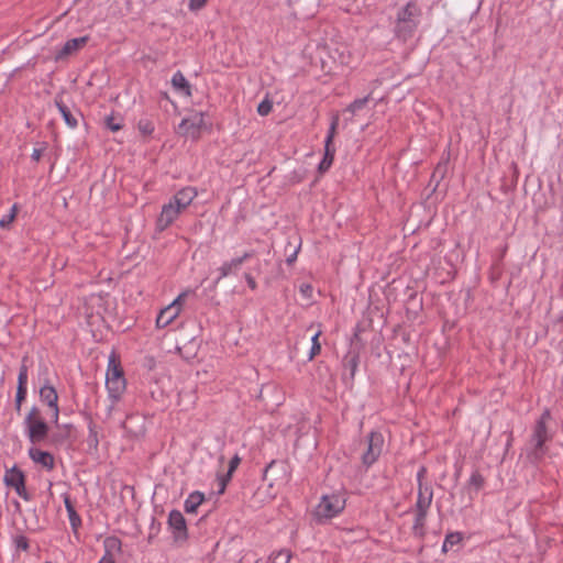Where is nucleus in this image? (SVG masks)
Wrapping results in <instances>:
<instances>
[{
	"label": "nucleus",
	"mask_w": 563,
	"mask_h": 563,
	"mask_svg": "<svg viewBox=\"0 0 563 563\" xmlns=\"http://www.w3.org/2000/svg\"><path fill=\"white\" fill-rule=\"evenodd\" d=\"M422 14L421 8L416 1H409L397 12L395 34L398 38L407 41L412 37Z\"/></svg>",
	"instance_id": "nucleus-1"
},
{
	"label": "nucleus",
	"mask_w": 563,
	"mask_h": 563,
	"mask_svg": "<svg viewBox=\"0 0 563 563\" xmlns=\"http://www.w3.org/2000/svg\"><path fill=\"white\" fill-rule=\"evenodd\" d=\"M552 416L549 409H545L540 418L537 420L530 438V452L529 455L533 460H540L547 452L545 443L552 439V433L549 429V423Z\"/></svg>",
	"instance_id": "nucleus-2"
},
{
	"label": "nucleus",
	"mask_w": 563,
	"mask_h": 563,
	"mask_svg": "<svg viewBox=\"0 0 563 563\" xmlns=\"http://www.w3.org/2000/svg\"><path fill=\"white\" fill-rule=\"evenodd\" d=\"M24 423L27 430V437L32 443L44 441L48 434V426L41 417L40 409L32 407L25 417Z\"/></svg>",
	"instance_id": "nucleus-3"
},
{
	"label": "nucleus",
	"mask_w": 563,
	"mask_h": 563,
	"mask_svg": "<svg viewBox=\"0 0 563 563\" xmlns=\"http://www.w3.org/2000/svg\"><path fill=\"white\" fill-rule=\"evenodd\" d=\"M345 507V499L340 494L324 495L317 505L314 515L318 519H331Z\"/></svg>",
	"instance_id": "nucleus-4"
},
{
	"label": "nucleus",
	"mask_w": 563,
	"mask_h": 563,
	"mask_svg": "<svg viewBox=\"0 0 563 563\" xmlns=\"http://www.w3.org/2000/svg\"><path fill=\"white\" fill-rule=\"evenodd\" d=\"M189 291H184L167 307L162 309L156 318L157 328H166L170 324L179 314L181 306Z\"/></svg>",
	"instance_id": "nucleus-5"
},
{
	"label": "nucleus",
	"mask_w": 563,
	"mask_h": 563,
	"mask_svg": "<svg viewBox=\"0 0 563 563\" xmlns=\"http://www.w3.org/2000/svg\"><path fill=\"white\" fill-rule=\"evenodd\" d=\"M3 481L5 485L12 487L21 498H23L26 501L31 499V496L25 488L24 474L16 466L7 470Z\"/></svg>",
	"instance_id": "nucleus-6"
},
{
	"label": "nucleus",
	"mask_w": 563,
	"mask_h": 563,
	"mask_svg": "<svg viewBox=\"0 0 563 563\" xmlns=\"http://www.w3.org/2000/svg\"><path fill=\"white\" fill-rule=\"evenodd\" d=\"M338 124H339V115L335 114L332 118V122H331V125H330V129H329V132H328V135L325 139L324 156L318 167L320 173L327 172L330 168V166L332 165V162L334 158V153H335V148L332 145V141L335 135Z\"/></svg>",
	"instance_id": "nucleus-7"
},
{
	"label": "nucleus",
	"mask_w": 563,
	"mask_h": 563,
	"mask_svg": "<svg viewBox=\"0 0 563 563\" xmlns=\"http://www.w3.org/2000/svg\"><path fill=\"white\" fill-rule=\"evenodd\" d=\"M384 439L379 432H371L367 440V449L362 455L363 464L371 466L382 453Z\"/></svg>",
	"instance_id": "nucleus-8"
},
{
	"label": "nucleus",
	"mask_w": 563,
	"mask_h": 563,
	"mask_svg": "<svg viewBox=\"0 0 563 563\" xmlns=\"http://www.w3.org/2000/svg\"><path fill=\"white\" fill-rule=\"evenodd\" d=\"M168 526L173 531V538L176 543H184L187 538V526L183 514L178 510H172L168 515Z\"/></svg>",
	"instance_id": "nucleus-9"
},
{
	"label": "nucleus",
	"mask_w": 563,
	"mask_h": 563,
	"mask_svg": "<svg viewBox=\"0 0 563 563\" xmlns=\"http://www.w3.org/2000/svg\"><path fill=\"white\" fill-rule=\"evenodd\" d=\"M203 124V114L195 113L181 120L177 128V133L184 136L196 139L199 136L200 129Z\"/></svg>",
	"instance_id": "nucleus-10"
},
{
	"label": "nucleus",
	"mask_w": 563,
	"mask_h": 563,
	"mask_svg": "<svg viewBox=\"0 0 563 563\" xmlns=\"http://www.w3.org/2000/svg\"><path fill=\"white\" fill-rule=\"evenodd\" d=\"M253 255H254V253L252 251L251 252H245L240 257H235V258H232L230 261L224 262L218 268L219 276L214 280V285H218L221 279H223V278H225V277H228L230 275L236 274L240 271V268L243 265V263L245 261H247L249 258H251Z\"/></svg>",
	"instance_id": "nucleus-11"
},
{
	"label": "nucleus",
	"mask_w": 563,
	"mask_h": 563,
	"mask_svg": "<svg viewBox=\"0 0 563 563\" xmlns=\"http://www.w3.org/2000/svg\"><path fill=\"white\" fill-rule=\"evenodd\" d=\"M27 361L29 358L26 356L22 358V363L18 375V387L15 395V410L18 412H20L22 402L25 400L27 394Z\"/></svg>",
	"instance_id": "nucleus-12"
},
{
	"label": "nucleus",
	"mask_w": 563,
	"mask_h": 563,
	"mask_svg": "<svg viewBox=\"0 0 563 563\" xmlns=\"http://www.w3.org/2000/svg\"><path fill=\"white\" fill-rule=\"evenodd\" d=\"M40 398L42 401L46 402L49 408L53 409V419L55 422L58 420V395L56 389L49 384L46 379L42 387L40 388Z\"/></svg>",
	"instance_id": "nucleus-13"
},
{
	"label": "nucleus",
	"mask_w": 563,
	"mask_h": 563,
	"mask_svg": "<svg viewBox=\"0 0 563 563\" xmlns=\"http://www.w3.org/2000/svg\"><path fill=\"white\" fill-rule=\"evenodd\" d=\"M183 210L170 199V201L163 206L162 212L157 219V228L163 231L168 228Z\"/></svg>",
	"instance_id": "nucleus-14"
},
{
	"label": "nucleus",
	"mask_w": 563,
	"mask_h": 563,
	"mask_svg": "<svg viewBox=\"0 0 563 563\" xmlns=\"http://www.w3.org/2000/svg\"><path fill=\"white\" fill-rule=\"evenodd\" d=\"M88 42V36H81V37H76V38H71V40H68L64 46L62 47V49H59L56 55H55V60H60V59H64L66 58L67 56L76 53L77 51H79L81 47H84L86 45V43Z\"/></svg>",
	"instance_id": "nucleus-15"
},
{
	"label": "nucleus",
	"mask_w": 563,
	"mask_h": 563,
	"mask_svg": "<svg viewBox=\"0 0 563 563\" xmlns=\"http://www.w3.org/2000/svg\"><path fill=\"white\" fill-rule=\"evenodd\" d=\"M29 456L34 463L42 465L47 471H52L55 466L54 456L49 452L31 448L29 450Z\"/></svg>",
	"instance_id": "nucleus-16"
},
{
	"label": "nucleus",
	"mask_w": 563,
	"mask_h": 563,
	"mask_svg": "<svg viewBox=\"0 0 563 563\" xmlns=\"http://www.w3.org/2000/svg\"><path fill=\"white\" fill-rule=\"evenodd\" d=\"M106 386L112 405L109 408V412L112 410L113 405L120 399L121 395L125 390V379L106 378Z\"/></svg>",
	"instance_id": "nucleus-17"
},
{
	"label": "nucleus",
	"mask_w": 563,
	"mask_h": 563,
	"mask_svg": "<svg viewBox=\"0 0 563 563\" xmlns=\"http://www.w3.org/2000/svg\"><path fill=\"white\" fill-rule=\"evenodd\" d=\"M433 499V490L430 486H423L420 483V487L418 490V498L416 503V511H424L428 512V509L431 506Z\"/></svg>",
	"instance_id": "nucleus-18"
},
{
	"label": "nucleus",
	"mask_w": 563,
	"mask_h": 563,
	"mask_svg": "<svg viewBox=\"0 0 563 563\" xmlns=\"http://www.w3.org/2000/svg\"><path fill=\"white\" fill-rule=\"evenodd\" d=\"M197 191L192 187H185L178 190L172 200L181 209L185 210L191 201L196 198Z\"/></svg>",
	"instance_id": "nucleus-19"
},
{
	"label": "nucleus",
	"mask_w": 563,
	"mask_h": 563,
	"mask_svg": "<svg viewBox=\"0 0 563 563\" xmlns=\"http://www.w3.org/2000/svg\"><path fill=\"white\" fill-rule=\"evenodd\" d=\"M55 104L60 112L65 123L71 128L75 129L78 124V121L76 117L71 113V111L68 109V107L58 98L55 99Z\"/></svg>",
	"instance_id": "nucleus-20"
},
{
	"label": "nucleus",
	"mask_w": 563,
	"mask_h": 563,
	"mask_svg": "<svg viewBox=\"0 0 563 563\" xmlns=\"http://www.w3.org/2000/svg\"><path fill=\"white\" fill-rule=\"evenodd\" d=\"M205 495L200 492L191 493L185 500V511L187 514H195L198 507L203 503Z\"/></svg>",
	"instance_id": "nucleus-21"
},
{
	"label": "nucleus",
	"mask_w": 563,
	"mask_h": 563,
	"mask_svg": "<svg viewBox=\"0 0 563 563\" xmlns=\"http://www.w3.org/2000/svg\"><path fill=\"white\" fill-rule=\"evenodd\" d=\"M172 85L176 90L181 91L184 95H191L190 85L181 71H177L174 74L172 78Z\"/></svg>",
	"instance_id": "nucleus-22"
},
{
	"label": "nucleus",
	"mask_w": 563,
	"mask_h": 563,
	"mask_svg": "<svg viewBox=\"0 0 563 563\" xmlns=\"http://www.w3.org/2000/svg\"><path fill=\"white\" fill-rule=\"evenodd\" d=\"M64 504L68 514L70 526L74 530H76L81 525V519L75 510V507L73 506L68 495L64 496Z\"/></svg>",
	"instance_id": "nucleus-23"
},
{
	"label": "nucleus",
	"mask_w": 563,
	"mask_h": 563,
	"mask_svg": "<svg viewBox=\"0 0 563 563\" xmlns=\"http://www.w3.org/2000/svg\"><path fill=\"white\" fill-rule=\"evenodd\" d=\"M86 443H87L89 452L96 453L98 451L99 438H98L97 426L93 422H89V424H88V435L86 439Z\"/></svg>",
	"instance_id": "nucleus-24"
},
{
	"label": "nucleus",
	"mask_w": 563,
	"mask_h": 563,
	"mask_svg": "<svg viewBox=\"0 0 563 563\" xmlns=\"http://www.w3.org/2000/svg\"><path fill=\"white\" fill-rule=\"evenodd\" d=\"M291 559V551L288 549H282L279 551L273 552L268 560L271 563H289Z\"/></svg>",
	"instance_id": "nucleus-25"
},
{
	"label": "nucleus",
	"mask_w": 563,
	"mask_h": 563,
	"mask_svg": "<svg viewBox=\"0 0 563 563\" xmlns=\"http://www.w3.org/2000/svg\"><path fill=\"white\" fill-rule=\"evenodd\" d=\"M344 367L350 371V377L353 378L358 364V356L355 353H349L343 360Z\"/></svg>",
	"instance_id": "nucleus-26"
},
{
	"label": "nucleus",
	"mask_w": 563,
	"mask_h": 563,
	"mask_svg": "<svg viewBox=\"0 0 563 563\" xmlns=\"http://www.w3.org/2000/svg\"><path fill=\"white\" fill-rule=\"evenodd\" d=\"M462 534L460 532H450L446 534L442 545V552L446 553L453 545L462 541Z\"/></svg>",
	"instance_id": "nucleus-27"
},
{
	"label": "nucleus",
	"mask_w": 563,
	"mask_h": 563,
	"mask_svg": "<svg viewBox=\"0 0 563 563\" xmlns=\"http://www.w3.org/2000/svg\"><path fill=\"white\" fill-rule=\"evenodd\" d=\"M427 514L428 512H424V511H416V518H415V522H413V527H412L416 534H420V536L423 534V528H424Z\"/></svg>",
	"instance_id": "nucleus-28"
},
{
	"label": "nucleus",
	"mask_w": 563,
	"mask_h": 563,
	"mask_svg": "<svg viewBox=\"0 0 563 563\" xmlns=\"http://www.w3.org/2000/svg\"><path fill=\"white\" fill-rule=\"evenodd\" d=\"M368 100H369V96L354 100L345 109V112H350L351 114H356L360 110H362L367 104Z\"/></svg>",
	"instance_id": "nucleus-29"
},
{
	"label": "nucleus",
	"mask_w": 563,
	"mask_h": 563,
	"mask_svg": "<svg viewBox=\"0 0 563 563\" xmlns=\"http://www.w3.org/2000/svg\"><path fill=\"white\" fill-rule=\"evenodd\" d=\"M107 378L125 379L120 365L115 364L113 360L109 362Z\"/></svg>",
	"instance_id": "nucleus-30"
},
{
	"label": "nucleus",
	"mask_w": 563,
	"mask_h": 563,
	"mask_svg": "<svg viewBox=\"0 0 563 563\" xmlns=\"http://www.w3.org/2000/svg\"><path fill=\"white\" fill-rule=\"evenodd\" d=\"M106 554L112 555L113 551L121 550V541L118 538L111 537L104 540Z\"/></svg>",
	"instance_id": "nucleus-31"
},
{
	"label": "nucleus",
	"mask_w": 563,
	"mask_h": 563,
	"mask_svg": "<svg viewBox=\"0 0 563 563\" xmlns=\"http://www.w3.org/2000/svg\"><path fill=\"white\" fill-rule=\"evenodd\" d=\"M16 212H18V207H16V205H13L10 212L0 219V228H2V229L9 228V225L13 222L14 218L16 217Z\"/></svg>",
	"instance_id": "nucleus-32"
},
{
	"label": "nucleus",
	"mask_w": 563,
	"mask_h": 563,
	"mask_svg": "<svg viewBox=\"0 0 563 563\" xmlns=\"http://www.w3.org/2000/svg\"><path fill=\"white\" fill-rule=\"evenodd\" d=\"M137 129L143 135H151L154 131V124L148 119H141L137 123Z\"/></svg>",
	"instance_id": "nucleus-33"
},
{
	"label": "nucleus",
	"mask_w": 563,
	"mask_h": 563,
	"mask_svg": "<svg viewBox=\"0 0 563 563\" xmlns=\"http://www.w3.org/2000/svg\"><path fill=\"white\" fill-rule=\"evenodd\" d=\"M321 334V331H318L313 334L311 338V349L309 353V360H312L316 355H318L321 351V345L319 343V335Z\"/></svg>",
	"instance_id": "nucleus-34"
},
{
	"label": "nucleus",
	"mask_w": 563,
	"mask_h": 563,
	"mask_svg": "<svg viewBox=\"0 0 563 563\" xmlns=\"http://www.w3.org/2000/svg\"><path fill=\"white\" fill-rule=\"evenodd\" d=\"M106 125L112 132H117L122 129V119L115 118L113 115H108L106 118Z\"/></svg>",
	"instance_id": "nucleus-35"
},
{
	"label": "nucleus",
	"mask_w": 563,
	"mask_h": 563,
	"mask_svg": "<svg viewBox=\"0 0 563 563\" xmlns=\"http://www.w3.org/2000/svg\"><path fill=\"white\" fill-rule=\"evenodd\" d=\"M273 109V102L265 98L257 107V112L260 115H267Z\"/></svg>",
	"instance_id": "nucleus-36"
},
{
	"label": "nucleus",
	"mask_w": 563,
	"mask_h": 563,
	"mask_svg": "<svg viewBox=\"0 0 563 563\" xmlns=\"http://www.w3.org/2000/svg\"><path fill=\"white\" fill-rule=\"evenodd\" d=\"M470 485L473 486L476 490L481 489L484 485V477L478 472H474L471 475Z\"/></svg>",
	"instance_id": "nucleus-37"
},
{
	"label": "nucleus",
	"mask_w": 563,
	"mask_h": 563,
	"mask_svg": "<svg viewBox=\"0 0 563 563\" xmlns=\"http://www.w3.org/2000/svg\"><path fill=\"white\" fill-rule=\"evenodd\" d=\"M13 542H14L16 549H21L23 551H27L29 548H30L29 540L23 534L15 536L14 539H13Z\"/></svg>",
	"instance_id": "nucleus-38"
},
{
	"label": "nucleus",
	"mask_w": 563,
	"mask_h": 563,
	"mask_svg": "<svg viewBox=\"0 0 563 563\" xmlns=\"http://www.w3.org/2000/svg\"><path fill=\"white\" fill-rule=\"evenodd\" d=\"M299 291L301 292V295L303 297H306L307 299H310L312 297L313 287L310 284L302 283L299 286Z\"/></svg>",
	"instance_id": "nucleus-39"
},
{
	"label": "nucleus",
	"mask_w": 563,
	"mask_h": 563,
	"mask_svg": "<svg viewBox=\"0 0 563 563\" xmlns=\"http://www.w3.org/2000/svg\"><path fill=\"white\" fill-rule=\"evenodd\" d=\"M240 462H241V459L239 457V455H234L231 459V461L229 463L228 474H227L228 478L231 477L232 473L236 470V467L239 466Z\"/></svg>",
	"instance_id": "nucleus-40"
},
{
	"label": "nucleus",
	"mask_w": 563,
	"mask_h": 563,
	"mask_svg": "<svg viewBox=\"0 0 563 563\" xmlns=\"http://www.w3.org/2000/svg\"><path fill=\"white\" fill-rule=\"evenodd\" d=\"M189 1H190L189 8L191 10H199L205 5L207 0H189Z\"/></svg>",
	"instance_id": "nucleus-41"
},
{
	"label": "nucleus",
	"mask_w": 563,
	"mask_h": 563,
	"mask_svg": "<svg viewBox=\"0 0 563 563\" xmlns=\"http://www.w3.org/2000/svg\"><path fill=\"white\" fill-rule=\"evenodd\" d=\"M244 278H245V280H246V283H247L249 287H250L252 290H255V289H256V287H257V284H256V282H255L254 277H253L251 274L246 273V274H244Z\"/></svg>",
	"instance_id": "nucleus-42"
},
{
	"label": "nucleus",
	"mask_w": 563,
	"mask_h": 563,
	"mask_svg": "<svg viewBox=\"0 0 563 563\" xmlns=\"http://www.w3.org/2000/svg\"><path fill=\"white\" fill-rule=\"evenodd\" d=\"M43 150H44L43 147L42 148H34L33 152H32V155H31L32 159L38 162L41 159V157H42Z\"/></svg>",
	"instance_id": "nucleus-43"
},
{
	"label": "nucleus",
	"mask_w": 563,
	"mask_h": 563,
	"mask_svg": "<svg viewBox=\"0 0 563 563\" xmlns=\"http://www.w3.org/2000/svg\"><path fill=\"white\" fill-rule=\"evenodd\" d=\"M445 169H446V165H442V164H439L437 167H435V170L433 173V177L435 175H440V177H443L444 173H445Z\"/></svg>",
	"instance_id": "nucleus-44"
},
{
	"label": "nucleus",
	"mask_w": 563,
	"mask_h": 563,
	"mask_svg": "<svg viewBox=\"0 0 563 563\" xmlns=\"http://www.w3.org/2000/svg\"><path fill=\"white\" fill-rule=\"evenodd\" d=\"M99 563H115L112 555L104 554Z\"/></svg>",
	"instance_id": "nucleus-45"
},
{
	"label": "nucleus",
	"mask_w": 563,
	"mask_h": 563,
	"mask_svg": "<svg viewBox=\"0 0 563 563\" xmlns=\"http://www.w3.org/2000/svg\"><path fill=\"white\" fill-rule=\"evenodd\" d=\"M424 473H426V468H423V467L418 472L417 477H418L419 484L422 483L421 481H422Z\"/></svg>",
	"instance_id": "nucleus-46"
},
{
	"label": "nucleus",
	"mask_w": 563,
	"mask_h": 563,
	"mask_svg": "<svg viewBox=\"0 0 563 563\" xmlns=\"http://www.w3.org/2000/svg\"><path fill=\"white\" fill-rule=\"evenodd\" d=\"M276 462L275 461H272L265 468L264 471V475H266L274 466H275Z\"/></svg>",
	"instance_id": "nucleus-47"
},
{
	"label": "nucleus",
	"mask_w": 563,
	"mask_h": 563,
	"mask_svg": "<svg viewBox=\"0 0 563 563\" xmlns=\"http://www.w3.org/2000/svg\"><path fill=\"white\" fill-rule=\"evenodd\" d=\"M297 253L295 252L291 256L287 258V263L290 264L296 258Z\"/></svg>",
	"instance_id": "nucleus-48"
}]
</instances>
